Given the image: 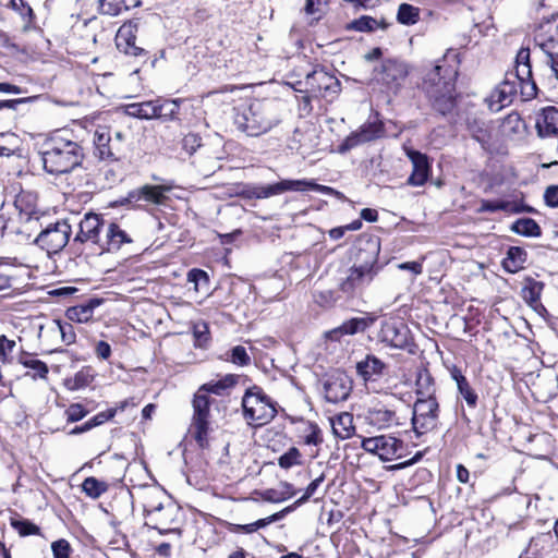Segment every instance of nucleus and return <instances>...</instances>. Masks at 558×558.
I'll return each mask as SVG.
<instances>
[{"label": "nucleus", "mask_w": 558, "mask_h": 558, "mask_svg": "<svg viewBox=\"0 0 558 558\" xmlns=\"http://www.w3.org/2000/svg\"><path fill=\"white\" fill-rule=\"evenodd\" d=\"M510 229L517 234L529 238H536L542 233L541 227L532 218H520L512 223Z\"/></svg>", "instance_id": "obj_42"}, {"label": "nucleus", "mask_w": 558, "mask_h": 558, "mask_svg": "<svg viewBox=\"0 0 558 558\" xmlns=\"http://www.w3.org/2000/svg\"><path fill=\"white\" fill-rule=\"evenodd\" d=\"M384 125L381 122H366L360 129L351 133L340 145L339 150L345 153L359 145L374 141L383 136Z\"/></svg>", "instance_id": "obj_14"}, {"label": "nucleus", "mask_w": 558, "mask_h": 558, "mask_svg": "<svg viewBox=\"0 0 558 558\" xmlns=\"http://www.w3.org/2000/svg\"><path fill=\"white\" fill-rule=\"evenodd\" d=\"M308 428L310 433L305 435L304 442L306 445H319L323 441L319 427L316 424H310Z\"/></svg>", "instance_id": "obj_63"}, {"label": "nucleus", "mask_w": 558, "mask_h": 558, "mask_svg": "<svg viewBox=\"0 0 558 558\" xmlns=\"http://www.w3.org/2000/svg\"><path fill=\"white\" fill-rule=\"evenodd\" d=\"M535 126L539 137L553 138L554 146L558 148V108H544L536 119Z\"/></svg>", "instance_id": "obj_19"}, {"label": "nucleus", "mask_w": 558, "mask_h": 558, "mask_svg": "<svg viewBox=\"0 0 558 558\" xmlns=\"http://www.w3.org/2000/svg\"><path fill=\"white\" fill-rule=\"evenodd\" d=\"M368 423L379 429L398 425L396 412L384 404H376L367 411Z\"/></svg>", "instance_id": "obj_26"}, {"label": "nucleus", "mask_w": 558, "mask_h": 558, "mask_svg": "<svg viewBox=\"0 0 558 558\" xmlns=\"http://www.w3.org/2000/svg\"><path fill=\"white\" fill-rule=\"evenodd\" d=\"M332 432L340 439H348L354 432L353 416L343 412L331 420Z\"/></svg>", "instance_id": "obj_38"}, {"label": "nucleus", "mask_w": 558, "mask_h": 558, "mask_svg": "<svg viewBox=\"0 0 558 558\" xmlns=\"http://www.w3.org/2000/svg\"><path fill=\"white\" fill-rule=\"evenodd\" d=\"M136 37L132 33L131 25H123L119 28L116 36V46L119 51H128L130 47L135 45Z\"/></svg>", "instance_id": "obj_50"}, {"label": "nucleus", "mask_w": 558, "mask_h": 558, "mask_svg": "<svg viewBox=\"0 0 558 558\" xmlns=\"http://www.w3.org/2000/svg\"><path fill=\"white\" fill-rule=\"evenodd\" d=\"M53 558H70L71 546L66 539H58L51 544Z\"/></svg>", "instance_id": "obj_57"}, {"label": "nucleus", "mask_w": 558, "mask_h": 558, "mask_svg": "<svg viewBox=\"0 0 558 558\" xmlns=\"http://www.w3.org/2000/svg\"><path fill=\"white\" fill-rule=\"evenodd\" d=\"M109 486L106 482L96 477H86L82 483V490L90 498L97 499L108 490Z\"/></svg>", "instance_id": "obj_45"}, {"label": "nucleus", "mask_w": 558, "mask_h": 558, "mask_svg": "<svg viewBox=\"0 0 558 558\" xmlns=\"http://www.w3.org/2000/svg\"><path fill=\"white\" fill-rule=\"evenodd\" d=\"M380 241L375 236H363L357 242L354 265L378 272Z\"/></svg>", "instance_id": "obj_12"}, {"label": "nucleus", "mask_w": 558, "mask_h": 558, "mask_svg": "<svg viewBox=\"0 0 558 558\" xmlns=\"http://www.w3.org/2000/svg\"><path fill=\"white\" fill-rule=\"evenodd\" d=\"M408 155L413 166V171L408 179V183L413 186H421L427 181L429 174L427 157L415 150L410 151Z\"/></svg>", "instance_id": "obj_27"}, {"label": "nucleus", "mask_w": 558, "mask_h": 558, "mask_svg": "<svg viewBox=\"0 0 558 558\" xmlns=\"http://www.w3.org/2000/svg\"><path fill=\"white\" fill-rule=\"evenodd\" d=\"M19 363L24 367L33 369L34 374H32V378H41L46 379L49 373V368L47 364L40 360L34 359L33 354L22 351L19 359Z\"/></svg>", "instance_id": "obj_40"}, {"label": "nucleus", "mask_w": 558, "mask_h": 558, "mask_svg": "<svg viewBox=\"0 0 558 558\" xmlns=\"http://www.w3.org/2000/svg\"><path fill=\"white\" fill-rule=\"evenodd\" d=\"M518 86L517 81L510 80L507 74L505 81L499 84L492 95L493 101L498 104L496 110H499L512 102V97L517 94Z\"/></svg>", "instance_id": "obj_31"}, {"label": "nucleus", "mask_w": 558, "mask_h": 558, "mask_svg": "<svg viewBox=\"0 0 558 558\" xmlns=\"http://www.w3.org/2000/svg\"><path fill=\"white\" fill-rule=\"evenodd\" d=\"M116 412H117L116 409H109L105 412H100V413L96 414L94 417H92L87 422L92 428L99 426V425L106 423L107 421H109L110 418H112L116 415Z\"/></svg>", "instance_id": "obj_61"}, {"label": "nucleus", "mask_w": 558, "mask_h": 558, "mask_svg": "<svg viewBox=\"0 0 558 558\" xmlns=\"http://www.w3.org/2000/svg\"><path fill=\"white\" fill-rule=\"evenodd\" d=\"M228 361L239 366H246L251 363V357L247 354L246 349L244 347L235 345L230 351V357H228Z\"/></svg>", "instance_id": "obj_55"}, {"label": "nucleus", "mask_w": 558, "mask_h": 558, "mask_svg": "<svg viewBox=\"0 0 558 558\" xmlns=\"http://www.w3.org/2000/svg\"><path fill=\"white\" fill-rule=\"evenodd\" d=\"M193 335L197 347H205L209 341V328L205 322H197L193 325Z\"/></svg>", "instance_id": "obj_54"}, {"label": "nucleus", "mask_w": 558, "mask_h": 558, "mask_svg": "<svg viewBox=\"0 0 558 558\" xmlns=\"http://www.w3.org/2000/svg\"><path fill=\"white\" fill-rule=\"evenodd\" d=\"M351 381L343 373L330 375L324 383V396L327 402L337 403L348 399L351 392Z\"/></svg>", "instance_id": "obj_15"}, {"label": "nucleus", "mask_w": 558, "mask_h": 558, "mask_svg": "<svg viewBox=\"0 0 558 558\" xmlns=\"http://www.w3.org/2000/svg\"><path fill=\"white\" fill-rule=\"evenodd\" d=\"M546 205L550 207H558V185H550L544 193Z\"/></svg>", "instance_id": "obj_64"}, {"label": "nucleus", "mask_w": 558, "mask_h": 558, "mask_svg": "<svg viewBox=\"0 0 558 558\" xmlns=\"http://www.w3.org/2000/svg\"><path fill=\"white\" fill-rule=\"evenodd\" d=\"M282 517H283V511H280V512H276L267 518L259 519V520H257L253 523H248V524L228 523V530H229V532L235 533V534H240V533L252 534V533L258 531L259 529L266 527L270 523L279 521L280 519H282Z\"/></svg>", "instance_id": "obj_34"}, {"label": "nucleus", "mask_w": 558, "mask_h": 558, "mask_svg": "<svg viewBox=\"0 0 558 558\" xmlns=\"http://www.w3.org/2000/svg\"><path fill=\"white\" fill-rule=\"evenodd\" d=\"M10 524L22 537L38 535L40 533V529L36 524L27 519L20 518L19 515L12 517L10 519Z\"/></svg>", "instance_id": "obj_47"}, {"label": "nucleus", "mask_w": 558, "mask_h": 558, "mask_svg": "<svg viewBox=\"0 0 558 558\" xmlns=\"http://www.w3.org/2000/svg\"><path fill=\"white\" fill-rule=\"evenodd\" d=\"M92 381V376L88 372L80 371L77 372L72 379L69 380L71 385V389H80L87 386Z\"/></svg>", "instance_id": "obj_59"}, {"label": "nucleus", "mask_w": 558, "mask_h": 558, "mask_svg": "<svg viewBox=\"0 0 558 558\" xmlns=\"http://www.w3.org/2000/svg\"><path fill=\"white\" fill-rule=\"evenodd\" d=\"M65 414L68 417V422L73 423L82 420L87 414V411L84 409L82 404L73 403L66 409Z\"/></svg>", "instance_id": "obj_58"}, {"label": "nucleus", "mask_w": 558, "mask_h": 558, "mask_svg": "<svg viewBox=\"0 0 558 558\" xmlns=\"http://www.w3.org/2000/svg\"><path fill=\"white\" fill-rule=\"evenodd\" d=\"M133 239L118 223L109 222L105 228L100 250L108 253L118 252L122 245L131 244Z\"/></svg>", "instance_id": "obj_20"}, {"label": "nucleus", "mask_w": 558, "mask_h": 558, "mask_svg": "<svg viewBox=\"0 0 558 558\" xmlns=\"http://www.w3.org/2000/svg\"><path fill=\"white\" fill-rule=\"evenodd\" d=\"M409 329L405 325L396 322H384L379 331V339L386 344L404 349L410 341Z\"/></svg>", "instance_id": "obj_17"}, {"label": "nucleus", "mask_w": 558, "mask_h": 558, "mask_svg": "<svg viewBox=\"0 0 558 558\" xmlns=\"http://www.w3.org/2000/svg\"><path fill=\"white\" fill-rule=\"evenodd\" d=\"M368 320L363 317H355L344 322L339 328L335 329L333 333L354 335L364 331L368 327Z\"/></svg>", "instance_id": "obj_48"}, {"label": "nucleus", "mask_w": 558, "mask_h": 558, "mask_svg": "<svg viewBox=\"0 0 558 558\" xmlns=\"http://www.w3.org/2000/svg\"><path fill=\"white\" fill-rule=\"evenodd\" d=\"M211 401L213 400L209 396H205L198 390L195 392L192 401L193 416L190 426V434L202 448L208 445Z\"/></svg>", "instance_id": "obj_5"}, {"label": "nucleus", "mask_w": 558, "mask_h": 558, "mask_svg": "<svg viewBox=\"0 0 558 558\" xmlns=\"http://www.w3.org/2000/svg\"><path fill=\"white\" fill-rule=\"evenodd\" d=\"M421 10L409 3H401L397 11V21L402 25H414L420 21Z\"/></svg>", "instance_id": "obj_44"}, {"label": "nucleus", "mask_w": 558, "mask_h": 558, "mask_svg": "<svg viewBox=\"0 0 558 558\" xmlns=\"http://www.w3.org/2000/svg\"><path fill=\"white\" fill-rule=\"evenodd\" d=\"M169 190V187L163 185L146 184L141 186L140 189L130 192L129 197L130 199H134L136 202L143 199L155 205H165L166 202L168 201L166 192H168Z\"/></svg>", "instance_id": "obj_25"}, {"label": "nucleus", "mask_w": 558, "mask_h": 558, "mask_svg": "<svg viewBox=\"0 0 558 558\" xmlns=\"http://www.w3.org/2000/svg\"><path fill=\"white\" fill-rule=\"evenodd\" d=\"M202 146V138L196 133H189L182 140V148L189 154L193 155L197 148Z\"/></svg>", "instance_id": "obj_56"}, {"label": "nucleus", "mask_w": 558, "mask_h": 558, "mask_svg": "<svg viewBox=\"0 0 558 558\" xmlns=\"http://www.w3.org/2000/svg\"><path fill=\"white\" fill-rule=\"evenodd\" d=\"M157 100L134 102L124 106V112L129 117L150 120L157 118Z\"/></svg>", "instance_id": "obj_36"}, {"label": "nucleus", "mask_w": 558, "mask_h": 558, "mask_svg": "<svg viewBox=\"0 0 558 558\" xmlns=\"http://www.w3.org/2000/svg\"><path fill=\"white\" fill-rule=\"evenodd\" d=\"M526 258L527 253L522 247L511 246L502 260V267L506 271L515 274L523 268Z\"/></svg>", "instance_id": "obj_37"}, {"label": "nucleus", "mask_w": 558, "mask_h": 558, "mask_svg": "<svg viewBox=\"0 0 558 558\" xmlns=\"http://www.w3.org/2000/svg\"><path fill=\"white\" fill-rule=\"evenodd\" d=\"M128 9L129 5L125 0H99V12L101 14L116 16Z\"/></svg>", "instance_id": "obj_52"}, {"label": "nucleus", "mask_w": 558, "mask_h": 558, "mask_svg": "<svg viewBox=\"0 0 558 558\" xmlns=\"http://www.w3.org/2000/svg\"><path fill=\"white\" fill-rule=\"evenodd\" d=\"M187 281L194 284V291H207L209 284V277L206 271L193 268L187 272Z\"/></svg>", "instance_id": "obj_51"}, {"label": "nucleus", "mask_w": 558, "mask_h": 558, "mask_svg": "<svg viewBox=\"0 0 558 558\" xmlns=\"http://www.w3.org/2000/svg\"><path fill=\"white\" fill-rule=\"evenodd\" d=\"M544 284L539 281L530 280L526 286L522 288L521 294L523 300L530 305H536L539 302Z\"/></svg>", "instance_id": "obj_49"}, {"label": "nucleus", "mask_w": 558, "mask_h": 558, "mask_svg": "<svg viewBox=\"0 0 558 558\" xmlns=\"http://www.w3.org/2000/svg\"><path fill=\"white\" fill-rule=\"evenodd\" d=\"M99 302L92 300L89 304L77 305L68 308L66 317L72 322L86 323L93 317V311Z\"/></svg>", "instance_id": "obj_43"}, {"label": "nucleus", "mask_w": 558, "mask_h": 558, "mask_svg": "<svg viewBox=\"0 0 558 558\" xmlns=\"http://www.w3.org/2000/svg\"><path fill=\"white\" fill-rule=\"evenodd\" d=\"M507 211V213H521V211H531L532 209L527 206H519L515 203L507 202V201H484L481 205L480 211Z\"/></svg>", "instance_id": "obj_41"}, {"label": "nucleus", "mask_w": 558, "mask_h": 558, "mask_svg": "<svg viewBox=\"0 0 558 558\" xmlns=\"http://www.w3.org/2000/svg\"><path fill=\"white\" fill-rule=\"evenodd\" d=\"M313 190L326 195H335L338 198H342V193L336 191L335 189L322 184H317L313 181L306 180H282L280 182L255 186L252 190V196L256 198H268L274 195L282 194L287 191H305Z\"/></svg>", "instance_id": "obj_4"}, {"label": "nucleus", "mask_w": 558, "mask_h": 558, "mask_svg": "<svg viewBox=\"0 0 558 558\" xmlns=\"http://www.w3.org/2000/svg\"><path fill=\"white\" fill-rule=\"evenodd\" d=\"M451 378L456 381L459 395L465 400L469 408H476L478 396L471 387L466 377L462 374V372L453 366L450 369Z\"/></svg>", "instance_id": "obj_30"}, {"label": "nucleus", "mask_w": 558, "mask_h": 558, "mask_svg": "<svg viewBox=\"0 0 558 558\" xmlns=\"http://www.w3.org/2000/svg\"><path fill=\"white\" fill-rule=\"evenodd\" d=\"M415 387L417 399H436V384L426 368L417 372Z\"/></svg>", "instance_id": "obj_33"}, {"label": "nucleus", "mask_w": 558, "mask_h": 558, "mask_svg": "<svg viewBox=\"0 0 558 558\" xmlns=\"http://www.w3.org/2000/svg\"><path fill=\"white\" fill-rule=\"evenodd\" d=\"M239 379V375L227 374L219 379H213L203 384L197 390L205 396H208L209 393L223 396L229 393V391L238 384Z\"/></svg>", "instance_id": "obj_29"}, {"label": "nucleus", "mask_w": 558, "mask_h": 558, "mask_svg": "<svg viewBox=\"0 0 558 558\" xmlns=\"http://www.w3.org/2000/svg\"><path fill=\"white\" fill-rule=\"evenodd\" d=\"M65 132H54L44 144L41 161L44 169L53 175L69 173L82 165L84 149L75 141L68 138Z\"/></svg>", "instance_id": "obj_1"}, {"label": "nucleus", "mask_w": 558, "mask_h": 558, "mask_svg": "<svg viewBox=\"0 0 558 558\" xmlns=\"http://www.w3.org/2000/svg\"><path fill=\"white\" fill-rule=\"evenodd\" d=\"M16 219L20 223H37L39 210L37 208V198L28 192L20 193L14 201Z\"/></svg>", "instance_id": "obj_18"}, {"label": "nucleus", "mask_w": 558, "mask_h": 558, "mask_svg": "<svg viewBox=\"0 0 558 558\" xmlns=\"http://www.w3.org/2000/svg\"><path fill=\"white\" fill-rule=\"evenodd\" d=\"M300 450L295 447H291L287 452L279 457L278 464L280 468L288 470L294 465L302 464Z\"/></svg>", "instance_id": "obj_53"}, {"label": "nucleus", "mask_w": 558, "mask_h": 558, "mask_svg": "<svg viewBox=\"0 0 558 558\" xmlns=\"http://www.w3.org/2000/svg\"><path fill=\"white\" fill-rule=\"evenodd\" d=\"M439 403L437 399H416L413 404L412 426L416 435H424L438 425Z\"/></svg>", "instance_id": "obj_10"}, {"label": "nucleus", "mask_w": 558, "mask_h": 558, "mask_svg": "<svg viewBox=\"0 0 558 558\" xmlns=\"http://www.w3.org/2000/svg\"><path fill=\"white\" fill-rule=\"evenodd\" d=\"M433 98V107L442 116L450 112L454 107V84L451 81H445L442 86L429 92Z\"/></svg>", "instance_id": "obj_23"}, {"label": "nucleus", "mask_w": 558, "mask_h": 558, "mask_svg": "<svg viewBox=\"0 0 558 558\" xmlns=\"http://www.w3.org/2000/svg\"><path fill=\"white\" fill-rule=\"evenodd\" d=\"M361 447L366 452L378 456L383 461L400 459L403 451V442L388 435L363 438Z\"/></svg>", "instance_id": "obj_11"}, {"label": "nucleus", "mask_w": 558, "mask_h": 558, "mask_svg": "<svg viewBox=\"0 0 558 558\" xmlns=\"http://www.w3.org/2000/svg\"><path fill=\"white\" fill-rule=\"evenodd\" d=\"M71 226L65 220L48 225L35 239V243L48 255L61 252L69 242Z\"/></svg>", "instance_id": "obj_9"}, {"label": "nucleus", "mask_w": 558, "mask_h": 558, "mask_svg": "<svg viewBox=\"0 0 558 558\" xmlns=\"http://www.w3.org/2000/svg\"><path fill=\"white\" fill-rule=\"evenodd\" d=\"M408 74L407 64L396 59H387L373 70L374 81L395 94L403 86Z\"/></svg>", "instance_id": "obj_8"}, {"label": "nucleus", "mask_w": 558, "mask_h": 558, "mask_svg": "<svg viewBox=\"0 0 558 558\" xmlns=\"http://www.w3.org/2000/svg\"><path fill=\"white\" fill-rule=\"evenodd\" d=\"M511 75L513 76L512 81H517L520 86L524 99H531L536 96L537 87L533 80L531 65H515V72Z\"/></svg>", "instance_id": "obj_28"}, {"label": "nucleus", "mask_w": 558, "mask_h": 558, "mask_svg": "<svg viewBox=\"0 0 558 558\" xmlns=\"http://www.w3.org/2000/svg\"><path fill=\"white\" fill-rule=\"evenodd\" d=\"M38 337L47 339L60 337L61 342L66 345L74 343L76 339L72 324L59 319H53L46 326H40Z\"/></svg>", "instance_id": "obj_21"}, {"label": "nucleus", "mask_w": 558, "mask_h": 558, "mask_svg": "<svg viewBox=\"0 0 558 558\" xmlns=\"http://www.w3.org/2000/svg\"><path fill=\"white\" fill-rule=\"evenodd\" d=\"M242 407L244 417L258 424H266L277 415L276 403L257 386L246 390Z\"/></svg>", "instance_id": "obj_3"}, {"label": "nucleus", "mask_w": 558, "mask_h": 558, "mask_svg": "<svg viewBox=\"0 0 558 558\" xmlns=\"http://www.w3.org/2000/svg\"><path fill=\"white\" fill-rule=\"evenodd\" d=\"M468 130L472 138L478 142L484 150L490 151L493 149L492 131L485 122L478 120L470 121Z\"/></svg>", "instance_id": "obj_32"}, {"label": "nucleus", "mask_w": 558, "mask_h": 558, "mask_svg": "<svg viewBox=\"0 0 558 558\" xmlns=\"http://www.w3.org/2000/svg\"><path fill=\"white\" fill-rule=\"evenodd\" d=\"M375 276L376 271L353 264L348 276L340 282V290L348 295H353L368 286Z\"/></svg>", "instance_id": "obj_16"}, {"label": "nucleus", "mask_w": 558, "mask_h": 558, "mask_svg": "<svg viewBox=\"0 0 558 558\" xmlns=\"http://www.w3.org/2000/svg\"><path fill=\"white\" fill-rule=\"evenodd\" d=\"M386 364L378 357L367 354L365 359L356 363V373L364 381H375L386 371Z\"/></svg>", "instance_id": "obj_24"}, {"label": "nucleus", "mask_w": 558, "mask_h": 558, "mask_svg": "<svg viewBox=\"0 0 558 558\" xmlns=\"http://www.w3.org/2000/svg\"><path fill=\"white\" fill-rule=\"evenodd\" d=\"M179 512V507L172 502H167L166 505L158 502L155 505L153 501H147L144 505V513L147 519V525H150L160 534H180V530L172 526L177 522Z\"/></svg>", "instance_id": "obj_6"}, {"label": "nucleus", "mask_w": 558, "mask_h": 558, "mask_svg": "<svg viewBox=\"0 0 558 558\" xmlns=\"http://www.w3.org/2000/svg\"><path fill=\"white\" fill-rule=\"evenodd\" d=\"M180 107V100L173 99V100H165L160 101L157 100V118L162 119L165 121H171L177 118V114L179 112Z\"/></svg>", "instance_id": "obj_46"}, {"label": "nucleus", "mask_w": 558, "mask_h": 558, "mask_svg": "<svg viewBox=\"0 0 558 558\" xmlns=\"http://www.w3.org/2000/svg\"><path fill=\"white\" fill-rule=\"evenodd\" d=\"M106 226L107 223H105L104 219L99 215L88 213L81 220L80 230L76 233L74 241H78L81 243L90 242L100 247L104 239L100 233H105Z\"/></svg>", "instance_id": "obj_13"}, {"label": "nucleus", "mask_w": 558, "mask_h": 558, "mask_svg": "<svg viewBox=\"0 0 558 558\" xmlns=\"http://www.w3.org/2000/svg\"><path fill=\"white\" fill-rule=\"evenodd\" d=\"M280 104L275 100L254 101L247 108L238 109L233 123L247 136H259L281 122Z\"/></svg>", "instance_id": "obj_2"}, {"label": "nucleus", "mask_w": 558, "mask_h": 558, "mask_svg": "<svg viewBox=\"0 0 558 558\" xmlns=\"http://www.w3.org/2000/svg\"><path fill=\"white\" fill-rule=\"evenodd\" d=\"M536 45L546 53L547 64L558 80V14L543 23L535 36Z\"/></svg>", "instance_id": "obj_7"}, {"label": "nucleus", "mask_w": 558, "mask_h": 558, "mask_svg": "<svg viewBox=\"0 0 558 558\" xmlns=\"http://www.w3.org/2000/svg\"><path fill=\"white\" fill-rule=\"evenodd\" d=\"M15 348V341L8 339L4 335L0 336V361L7 362L8 354Z\"/></svg>", "instance_id": "obj_60"}, {"label": "nucleus", "mask_w": 558, "mask_h": 558, "mask_svg": "<svg viewBox=\"0 0 558 558\" xmlns=\"http://www.w3.org/2000/svg\"><path fill=\"white\" fill-rule=\"evenodd\" d=\"M95 155L104 161H116L119 159L120 148L112 143L110 133L106 130H97L94 134Z\"/></svg>", "instance_id": "obj_22"}, {"label": "nucleus", "mask_w": 558, "mask_h": 558, "mask_svg": "<svg viewBox=\"0 0 558 558\" xmlns=\"http://www.w3.org/2000/svg\"><path fill=\"white\" fill-rule=\"evenodd\" d=\"M305 84L311 90H328L332 88V85H338V81L324 71L323 69L314 70L306 75Z\"/></svg>", "instance_id": "obj_35"}, {"label": "nucleus", "mask_w": 558, "mask_h": 558, "mask_svg": "<svg viewBox=\"0 0 558 558\" xmlns=\"http://www.w3.org/2000/svg\"><path fill=\"white\" fill-rule=\"evenodd\" d=\"M324 480H325V476H324V474H322L320 476H318L317 478L312 481L308 484V486L306 487L304 495L296 502L303 504V502L307 501L315 494L316 489L324 482Z\"/></svg>", "instance_id": "obj_62"}, {"label": "nucleus", "mask_w": 558, "mask_h": 558, "mask_svg": "<svg viewBox=\"0 0 558 558\" xmlns=\"http://www.w3.org/2000/svg\"><path fill=\"white\" fill-rule=\"evenodd\" d=\"M388 25L389 24L386 23L385 20L377 21L372 16L363 15L347 24L345 29L361 33H369L375 31L376 28L386 29Z\"/></svg>", "instance_id": "obj_39"}]
</instances>
